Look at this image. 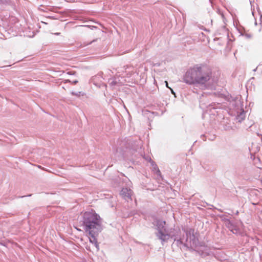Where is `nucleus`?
Instances as JSON below:
<instances>
[{
    "instance_id": "obj_17",
    "label": "nucleus",
    "mask_w": 262,
    "mask_h": 262,
    "mask_svg": "<svg viewBox=\"0 0 262 262\" xmlns=\"http://www.w3.org/2000/svg\"><path fill=\"white\" fill-rule=\"evenodd\" d=\"M136 213H137V211H136V210L132 211L130 212V213H129V215H130V216L134 215H135V214H136Z\"/></svg>"
},
{
    "instance_id": "obj_15",
    "label": "nucleus",
    "mask_w": 262,
    "mask_h": 262,
    "mask_svg": "<svg viewBox=\"0 0 262 262\" xmlns=\"http://www.w3.org/2000/svg\"><path fill=\"white\" fill-rule=\"evenodd\" d=\"M67 82H70L72 84L75 85L78 83V81L77 80H75L71 81V80L67 79V80H65V83H67Z\"/></svg>"
},
{
    "instance_id": "obj_12",
    "label": "nucleus",
    "mask_w": 262,
    "mask_h": 262,
    "mask_svg": "<svg viewBox=\"0 0 262 262\" xmlns=\"http://www.w3.org/2000/svg\"><path fill=\"white\" fill-rule=\"evenodd\" d=\"M110 85L111 86H114L118 84V82H117V78L115 77L113 79H109Z\"/></svg>"
},
{
    "instance_id": "obj_26",
    "label": "nucleus",
    "mask_w": 262,
    "mask_h": 262,
    "mask_svg": "<svg viewBox=\"0 0 262 262\" xmlns=\"http://www.w3.org/2000/svg\"><path fill=\"white\" fill-rule=\"evenodd\" d=\"M256 70H257V68H256V69H255L254 70H253V71H254V72H255V71H256Z\"/></svg>"
},
{
    "instance_id": "obj_28",
    "label": "nucleus",
    "mask_w": 262,
    "mask_h": 262,
    "mask_svg": "<svg viewBox=\"0 0 262 262\" xmlns=\"http://www.w3.org/2000/svg\"><path fill=\"white\" fill-rule=\"evenodd\" d=\"M261 182L262 183V176H261Z\"/></svg>"
},
{
    "instance_id": "obj_11",
    "label": "nucleus",
    "mask_w": 262,
    "mask_h": 262,
    "mask_svg": "<svg viewBox=\"0 0 262 262\" xmlns=\"http://www.w3.org/2000/svg\"><path fill=\"white\" fill-rule=\"evenodd\" d=\"M245 113L244 112H243L242 113H241L239 115H237V119L238 120V122H241L245 119Z\"/></svg>"
},
{
    "instance_id": "obj_1",
    "label": "nucleus",
    "mask_w": 262,
    "mask_h": 262,
    "mask_svg": "<svg viewBox=\"0 0 262 262\" xmlns=\"http://www.w3.org/2000/svg\"><path fill=\"white\" fill-rule=\"evenodd\" d=\"M183 235L179 227L171 228L167 230L165 227V242L171 239L173 240L172 246H176L181 250L194 249L202 257L209 255V248L204 243H200L196 232L194 229L189 227L182 228Z\"/></svg>"
},
{
    "instance_id": "obj_22",
    "label": "nucleus",
    "mask_w": 262,
    "mask_h": 262,
    "mask_svg": "<svg viewBox=\"0 0 262 262\" xmlns=\"http://www.w3.org/2000/svg\"><path fill=\"white\" fill-rule=\"evenodd\" d=\"M165 184H166L167 185H169V183H167V182H165ZM165 187H167V186L166 185V184H165Z\"/></svg>"
},
{
    "instance_id": "obj_8",
    "label": "nucleus",
    "mask_w": 262,
    "mask_h": 262,
    "mask_svg": "<svg viewBox=\"0 0 262 262\" xmlns=\"http://www.w3.org/2000/svg\"><path fill=\"white\" fill-rule=\"evenodd\" d=\"M120 194L125 200H127L128 199H132V190L130 189H128L127 188H123L120 192Z\"/></svg>"
},
{
    "instance_id": "obj_9",
    "label": "nucleus",
    "mask_w": 262,
    "mask_h": 262,
    "mask_svg": "<svg viewBox=\"0 0 262 262\" xmlns=\"http://www.w3.org/2000/svg\"><path fill=\"white\" fill-rule=\"evenodd\" d=\"M226 227L233 234H237L240 232L239 229L231 221H228Z\"/></svg>"
},
{
    "instance_id": "obj_23",
    "label": "nucleus",
    "mask_w": 262,
    "mask_h": 262,
    "mask_svg": "<svg viewBox=\"0 0 262 262\" xmlns=\"http://www.w3.org/2000/svg\"><path fill=\"white\" fill-rule=\"evenodd\" d=\"M118 79V78H117V82H118V83H122V82H119L120 80L119 79Z\"/></svg>"
},
{
    "instance_id": "obj_21",
    "label": "nucleus",
    "mask_w": 262,
    "mask_h": 262,
    "mask_svg": "<svg viewBox=\"0 0 262 262\" xmlns=\"http://www.w3.org/2000/svg\"><path fill=\"white\" fill-rule=\"evenodd\" d=\"M159 191H160L159 189L155 190V194L159 195L160 194V193L159 192Z\"/></svg>"
},
{
    "instance_id": "obj_16",
    "label": "nucleus",
    "mask_w": 262,
    "mask_h": 262,
    "mask_svg": "<svg viewBox=\"0 0 262 262\" xmlns=\"http://www.w3.org/2000/svg\"><path fill=\"white\" fill-rule=\"evenodd\" d=\"M80 92H71V94L73 96H80Z\"/></svg>"
},
{
    "instance_id": "obj_27",
    "label": "nucleus",
    "mask_w": 262,
    "mask_h": 262,
    "mask_svg": "<svg viewBox=\"0 0 262 262\" xmlns=\"http://www.w3.org/2000/svg\"><path fill=\"white\" fill-rule=\"evenodd\" d=\"M159 187H162V188H163V186H159Z\"/></svg>"
},
{
    "instance_id": "obj_20",
    "label": "nucleus",
    "mask_w": 262,
    "mask_h": 262,
    "mask_svg": "<svg viewBox=\"0 0 262 262\" xmlns=\"http://www.w3.org/2000/svg\"><path fill=\"white\" fill-rule=\"evenodd\" d=\"M201 138L204 140V141H205L206 140V136L205 135H202L201 136Z\"/></svg>"
},
{
    "instance_id": "obj_14",
    "label": "nucleus",
    "mask_w": 262,
    "mask_h": 262,
    "mask_svg": "<svg viewBox=\"0 0 262 262\" xmlns=\"http://www.w3.org/2000/svg\"><path fill=\"white\" fill-rule=\"evenodd\" d=\"M222 221H224L225 223L226 226H227V224L228 223V221H230L229 219H227L225 217L224 215H223L221 216Z\"/></svg>"
},
{
    "instance_id": "obj_10",
    "label": "nucleus",
    "mask_w": 262,
    "mask_h": 262,
    "mask_svg": "<svg viewBox=\"0 0 262 262\" xmlns=\"http://www.w3.org/2000/svg\"><path fill=\"white\" fill-rule=\"evenodd\" d=\"M205 101V97L204 95H202L200 98V106L202 109H205V108L211 109V108H214V107L212 106V104L210 103H206L204 101Z\"/></svg>"
},
{
    "instance_id": "obj_18",
    "label": "nucleus",
    "mask_w": 262,
    "mask_h": 262,
    "mask_svg": "<svg viewBox=\"0 0 262 262\" xmlns=\"http://www.w3.org/2000/svg\"><path fill=\"white\" fill-rule=\"evenodd\" d=\"M6 0H0V5H3L6 4Z\"/></svg>"
},
{
    "instance_id": "obj_13",
    "label": "nucleus",
    "mask_w": 262,
    "mask_h": 262,
    "mask_svg": "<svg viewBox=\"0 0 262 262\" xmlns=\"http://www.w3.org/2000/svg\"><path fill=\"white\" fill-rule=\"evenodd\" d=\"M164 83H165V86H166L167 88L169 89L171 91V93L174 95L175 97H176V95L175 92L173 91V90L171 88H170L168 86V82L166 81H165Z\"/></svg>"
},
{
    "instance_id": "obj_19",
    "label": "nucleus",
    "mask_w": 262,
    "mask_h": 262,
    "mask_svg": "<svg viewBox=\"0 0 262 262\" xmlns=\"http://www.w3.org/2000/svg\"><path fill=\"white\" fill-rule=\"evenodd\" d=\"M31 195H32V194H28V195H27L19 196L18 198H23L26 197V196H31Z\"/></svg>"
},
{
    "instance_id": "obj_5",
    "label": "nucleus",
    "mask_w": 262,
    "mask_h": 262,
    "mask_svg": "<svg viewBox=\"0 0 262 262\" xmlns=\"http://www.w3.org/2000/svg\"><path fill=\"white\" fill-rule=\"evenodd\" d=\"M144 158L147 160V161L149 162L150 163V165L152 168V171L154 172L155 174V177L158 181V182L161 185H162V183L161 182L163 181V178L161 176V173L158 168L157 165L155 163L154 161H153L150 157L149 156H144Z\"/></svg>"
},
{
    "instance_id": "obj_6",
    "label": "nucleus",
    "mask_w": 262,
    "mask_h": 262,
    "mask_svg": "<svg viewBox=\"0 0 262 262\" xmlns=\"http://www.w3.org/2000/svg\"><path fill=\"white\" fill-rule=\"evenodd\" d=\"M155 229L157 230V236L161 241L163 244L164 242V221L159 219H155L153 223Z\"/></svg>"
},
{
    "instance_id": "obj_24",
    "label": "nucleus",
    "mask_w": 262,
    "mask_h": 262,
    "mask_svg": "<svg viewBox=\"0 0 262 262\" xmlns=\"http://www.w3.org/2000/svg\"><path fill=\"white\" fill-rule=\"evenodd\" d=\"M239 213L238 211H236V213H235V214L236 215H238Z\"/></svg>"
},
{
    "instance_id": "obj_7",
    "label": "nucleus",
    "mask_w": 262,
    "mask_h": 262,
    "mask_svg": "<svg viewBox=\"0 0 262 262\" xmlns=\"http://www.w3.org/2000/svg\"><path fill=\"white\" fill-rule=\"evenodd\" d=\"M103 73L101 72L99 73L97 75L93 77L92 78V82L93 83L94 85L97 86L98 88H106V84L101 82L102 80L104 79V78L103 76Z\"/></svg>"
},
{
    "instance_id": "obj_3",
    "label": "nucleus",
    "mask_w": 262,
    "mask_h": 262,
    "mask_svg": "<svg viewBox=\"0 0 262 262\" xmlns=\"http://www.w3.org/2000/svg\"><path fill=\"white\" fill-rule=\"evenodd\" d=\"M211 77V69L206 65L200 64L188 69L183 76V80L186 84L198 85L202 89H207V83Z\"/></svg>"
},
{
    "instance_id": "obj_25",
    "label": "nucleus",
    "mask_w": 262,
    "mask_h": 262,
    "mask_svg": "<svg viewBox=\"0 0 262 262\" xmlns=\"http://www.w3.org/2000/svg\"><path fill=\"white\" fill-rule=\"evenodd\" d=\"M60 33H56L55 34L57 35H59Z\"/></svg>"
},
{
    "instance_id": "obj_2",
    "label": "nucleus",
    "mask_w": 262,
    "mask_h": 262,
    "mask_svg": "<svg viewBox=\"0 0 262 262\" xmlns=\"http://www.w3.org/2000/svg\"><path fill=\"white\" fill-rule=\"evenodd\" d=\"M81 222L90 242L99 250L98 237L103 230L100 216L95 212L86 211L83 214Z\"/></svg>"
},
{
    "instance_id": "obj_4",
    "label": "nucleus",
    "mask_w": 262,
    "mask_h": 262,
    "mask_svg": "<svg viewBox=\"0 0 262 262\" xmlns=\"http://www.w3.org/2000/svg\"><path fill=\"white\" fill-rule=\"evenodd\" d=\"M136 143H133L130 139H125L124 141H121L119 144V146L118 147L116 150V154L118 157H123L124 154L125 150L124 148V146H125L126 149H133L134 150H136L135 147Z\"/></svg>"
}]
</instances>
